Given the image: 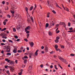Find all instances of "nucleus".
<instances>
[{"label":"nucleus","mask_w":75,"mask_h":75,"mask_svg":"<svg viewBox=\"0 0 75 75\" xmlns=\"http://www.w3.org/2000/svg\"><path fill=\"white\" fill-rule=\"evenodd\" d=\"M7 47L6 46H5V47H6L5 48H4V50H6V52H10V46H8L7 47Z\"/></svg>","instance_id":"1"},{"label":"nucleus","mask_w":75,"mask_h":75,"mask_svg":"<svg viewBox=\"0 0 75 75\" xmlns=\"http://www.w3.org/2000/svg\"><path fill=\"white\" fill-rule=\"evenodd\" d=\"M8 67L10 68V71H11L12 72H13V71H14V68L13 67L11 66H8Z\"/></svg>","instance_id":"2"},{"label":"nucleus","mask_w":75,"mask_h":75,"mask_svg":"<svg viewBox=\"0 0 75 75\" xmlns=\"http://www.w3.org/2000/svg\"><path fill=\"white\" fill-rule=\"evenodd\" d=\"M29 44H30V46L31 47H33V46H34V43L33 42H29Z\"/></svg>","instance_id":"3"},{"label":"nucleus","mask_w":75,"mask_h":75,"mask_svg":"<svg viewBox=\"0 0 75 75\" xmlns=\"http://www.w3.org/2000/svg\"><path fill=\"white\" fill-rule=\"evenodd\" d=\"M50 24L51 26H52V25H53V26H54V23L53 21H52V22H50Z\"/></svg>","instance_id":"4"},{"label":"nucleus","mask_w":75,"mask_h":75,"mask_svg":"<svg viewBox=\"0 0 75 75\" xmlns=\"http://www.w3.org/2000/svg\"><path fill=\"white\" fill-rule=\"evenodd\" d=\"M39 51V50H37L35 52V56H37L38 55V52Z\"/></svg>","instance_id":"5"},{"label":"nucleus","mask_w":75,"mask_h":75,"mask_svg":"<svg viewBox=\"0 0 75 75\" xmlns=\"http://www.w3.org/2000/svg\"><path fill=\"white\" fill-rule=\"evenodd\" d=\"M47 3L50 7H52V4H51V3H50L48 1H47Z\"/></svg>","instance_id":"6"},{"label":"nucleus","mask_w":75,"mask_h":75,"mask_svg":"<svg viewBox=\"0 0 75 75\" xmlns=\"http://www.w3.org/2000/svg\"><path fill=\"white\" fill-rule=\"evenodd\" d=\"M29 57L30 58H31V56L33 55V54H34V53H33L32 52H31L30 53H29Z\"/></svg>","instance_id":"7"},{"label":"nucleus","mask_w":75,"mask_h":75,"mask_svg":"<svg viewBox=\"0 0 75 75\" xmlns=\"http://www.w3.org/2000/svg\"><path fill=\"white\" fill-rule=\"evenodd\" d=\"M6 35V34L4 33H1L0 34V35H1V36H5Z\"/></svg>","instance_id":"8"},{"label":"nucleus","mask_w":75,"mask_h":75,"mask_svg":"<svg viewBox=\"0 0 75 75\" xmlns=\"http://www.w3.org/2000/svg\"><path fill=\"white\" fill-rule=\"evenodd\" d=\"M60 25H65L64 27H66V24H65V23H63V22H62L60 23Z\"/></svg>","instance_id":"9"},{"label":"nucleus","mask_w":75,"mask_h":75,"mask_svg":"<svg viewBox=\"0 0 75 75\" xmlns=\"http://www.w3.org/2000/svg\"><path fill=\"white\" fill-rule=\"evenodd\" d=\"M17 49H14L13 50V52L14 53H16L17 52Z\"/></svg>","instance_id":"10"},{"label":"nucleus","mask_w":75,"mask_h":75,"mask_svg":"<svg viewBox=\"0 0 75 75\" xmlns=\"http://www.w3.org/2000/svg\"><path fill=\"white\" fill-rule=\"evenodd\" d=\"M55 46V48L56 50V51H58V50H57V49H58V46L57 45H56Z\"/></svg>","instance_id":"11"},{"label":"nucleus","mask_w":75,"mask_h":75,"mask_svg":"<svg viewBox=\"0 0 75 75\" xmlns=\"http://www.w3.org/2000/svg\"><path fill=\"white\" fill-rule=\"evenodd\" d=\"M48 47H45V52H48Z\"/></svg>","instance_id":"12"},{"label":"nucleus","mask_w":75,"mask_h":75,"mask_svg":"<svg viewBox=\"0 0 75 75\" xmlns=\"http://www.w3.org/2000/svg\"><path fill=\"white\" fill-rule=\"evenodd\" d=\"M9 64H10L11 65H12V64H14V62L13 61H11L10 62H9Z\"/></svg>","instance_id":"13"},{"label":"nucleus","mask_w":75,"mask_h":75,"mask_svg":"<svg viewBox=\"0 0 75 75\" xmlns=\"http://www.w3.org/2000/svg\"><path fill=\"white\" fill-rule=\"evenodd\" d=\"M20 27H21L20 26V25L17 26V27H16V29H17V30H20Z\"/></svg>","instance_id":"14"},{"label":"nucleus","mask_w":75,"mask_h":75,"mask_svg":"<svg viewBox=\"0 0 75 75\" xmlns=\"http://www.w3.org/2000/svg\"><path fill=\"white\" fill-rule=\"evenodd\" d=\"M59 59H60V60H61L63 62V60H64V58L61 57H59Z\"/></svg>","instance_id":"15"},{"label":"nucleus","mask_w":75,"mask_h":75,"mask_svg":"<svg viewBox=\"0 0 75 75\" xmlns=\"http://www.w3.org/2000/svg\"><path fill=\"white\" fill-rule=\"evenodd\" d=\"M19 16L18 14H16V16H15V18H16V19L18 18V17H19Z\"/></svg>","instance_id":"16"},{"label":"nucleus","mask_w":75,"mask_h":75,"mask_svg":"<svg viewBox=\"0 0 75 75\" xmlns=\"http://www.w3.org/2000/svg\"><path fill=\"white\" fill-rule=\"evenodd\" d=\"M50 13H47V17L49 18L50 17Z\"/></svg>","instance_id":"17"},{"label":"nucleus","mask_w":75,"mask_h":75,"mask_svg":"<svg viewBox=\"0 0 75 75\" xmlns=\"http://www.w3.org/2000/svg\"><path fill=\"white\" fill-rule=\"evenodd\" d=\"M68 33H75L74 30H70L68 31Z\"/></svg>","instance_id":"18"},{"label":"nucleus","mask_w":75,"mask_h":75,"mask_svg":"<svg viewBox=\"0 0 75 75\" xmlns=\"http://www.w3.org/2000/svg\"><path fill=\"white\" fill-rule=\"evenodd\" d=\"M25 10L26 12H28V8L27 7L25 8Z\"/></svg>","instance_id":"19"},{"label":"nucleus","mask_w":75,"mask_h":75,"mask_svg":"<svg viewBox=\"0 0 75 75\" xmlns=\"http://www.w3.org/2000/svg\"><path fill=\"white\" fill-rule=\"evenodd\" d=\"M36 8H37V5H36V4H35V7L33 8L34 10H35V9H36Z\"/></svg>","instance_id":"20"},{"label":"nucleus","mask_w":75,"mask_h":75,"mask_svg":"<svg viewBox=\"0 0 75 75\" xmlns=\"http://www.w3.org/2000/svg\"><path fill=\"white\" fill-rule=\"evenodd\" d=\"M27 60L26 59H25L24 61V64H26L27 63Z\"/></svg>","instance_id":"21"},{"label":"nucleus","mask_w":75,"mask_h":75,"mask_svg":"<svg viewBox=\"0 0 75 75\" xmlns=\"http://www.w3.org/2000/svg\"><path fill=\"white\" fill-rule=\"evenodd\" d=\"M33 6H31L30 8V11H31V10H33Z\"/></svg>","instance_id":"22"},{"label":"nucleus","mask_w":75,"mask_h":75,"mask_svg":"<svg viewBox=\"0 0 75 75\" xmlns=\"http://www.w3.org/2000/svg\"><path fill=\"white\" fill-rule=\"evenodd\" d=\"M49 35H52V33L50 31H49L48 32Z\"/></svg>","instance_id":"23"},{"label":"nucleus","mask_w":75,"mask_h":75,"mask_svg":"<svg viewBox=\"0 0 75 75\" xmlns=\"http://www.w3.org/2000/svg\"><path fill=\"white\" fill-rule=\"evenodd\" d=\"M60 47L62 48H65L64 46L62 45H60Z\"/></svg>","instance_id":"24"},{"label":"nucleus","mask_w":75,"mask_h":75,"mask_svg":"<svg viewBox=\"0 0 75 75\" xmlns=\"http://www.w3.org/2000/svg\"><path fill=\"white\" fill-rule=\"evenodd\" d=\"M48 25H49V24H48V23H47L46 24L45 27H48Z\"/></svg>","instance_id":"25"},{"label":"nucleus","mask_w":75,"mask_h":75,"mask_svg":"<svg viewBox=\"0 0 75 75\" xmlns=\"http://www.w3.org/2000/svg\"><path fill=\"white\" fill-rule=\"evenodd\" d=\"M26 28L28 29V30H30V26H28L27 27H26Z\"/></svg>","instance_id":"26"},{"label":"nucleus","mask_w":75,"mask_h":75,"mask_svg":"<svg viewBox=\"0 0 75 75\" xmlns=\"http://www.w3.org/2000/svg\"><path fill=\"white\" fill-rule=\"evenodd\" d=\"M55 42L56 43L58 42H59V40L56 39V40H55Z\"/></svg>","instance_id":"27"},{"label":"nucleus","mask_w":75,"mask_h":75,"mask_svg":"<svg viewBox=\"0 0 75 75\" xmlns=\"http://www.w3.org/2000/svg\"><path fill=\"white\" fill-rule=\"evenodd\" d=\"M56 7H59V8H61V7H59V6H58V4H57V3H56Z\"/></svg>","instance_id":"28"},{"label":"nucleus","mask_w":75,"mask_h":75,"mask_svg":"<svg viewBox=\"0 0 75 75\" xmlns=\"http://www.w3.org/2000/svg\"><path fill=\"white\" fill-rule=\"evenodd\" d=\"M6 73H7V74H8V75H10V73H9V71H8V70H7L6 71Z\"/></svg>","instance_id":"29"},{"label":"nucleus","mask_w":75,"mask_h":75,"mask_svg":"<svg viewBox=\"0 0 75 75\" xmlns=\"http://www.w3.org/2000/svg\"><path fill=\"white\" fill-rule=\"evenodd\" d=\"M13 31L14 32H16V30L15 28H13Z\"/></svg>","instance_id":"30"},{"label":"nucleus","mask_w":75,"mask_h":75,"mask_svg":"<svg viewBox=\"0 0 75 75\" xmlns=\"http://www.w3.org/2000/svg\"><path fill=\"white\" fill-rule=\"evenodd\" d=\"M67 62V60L66 59H64L63 60V62Z\"/></svg>","instance_id":"31"},{"label":"nucleus","mask_w":75,"mask_h":75,"mask_svg":"<svg viewBox=\"0 0 75 75\" xmlns=\"http://www.w3.org/2000/svg\"><path fill=\"white\" fill-rule=\"evenodd\" d=\"M31 19L33 23H34V20L33 19V17H31Z\"/></svg>","instance_id":"32"},{"label":"nucleus","mask_w":75,"mask_h":75,"mask_svg":"<svg viewBox=\"0 0 75 75\" xmlns=\"http://www.w3.org/2000/svg\"><path fill=\"white\" fill-rule=\"evenodd\" d=\"M63 37H65L66 35H65V33H63Z\"/></svg>","instance_id":"33"},{"label":"nucleus","mask_w":75,"mask_h":75,"mask_svg":"<svg viewBox=\"0 0 75 75\" xmlns=\"http://www.w3.org/2000/svg\"><path fill=\"white\" fill-rule=\"evenodd\" d=\"M6 55H11V53H7L6 54Z\"/></svg>","instance_id":"34"},{"label":"nucleus","mask_w":75,"mask_h":75,"mask_svg":"<svg viewBox=\"0 0 75 75\" xmlns=\"http://www.w3.org/2000/svg\"><path fill=\"white\" fill-rule=\"evenodd\" d=\"M54 68L56 69H58V68L57 67V65H54Z\"/></svg>","instance_id":"35"},{"label":"nucleus","mask_w":75,"mask_h":75,"mask_svg":"<svg viewBox=\"0 0 75 75\" xmlns=\"http://www.w3.org/2000/svg\"><path fill=\"white\" fill-rule=\"evenodd\" d=\"M22 72L21 71L20 73H18V74L19 75H22Z\"/></svg>","instance_id":"36"},{"label":"nucleus","mask_w":75,"mask_h":75,"mask_svg":"<svg viewBox=\"0 0 75 75\" xmlns=\"http://www.w3.org/2000/svg\"><path fill=\"white\" fill-rule=\"evenodd\" d=\"M70 56H72V57H74L75 56V54H70Z\"/></svg>","instance_id":"37"},{"label":"nucleus","mask_w":75,"mask_h":75,"mask_svg":"<svg viewBox=\"0 0 75 75\" xmlns=\"http://www.w3.org/2000/svg\"><path fill=\"white\" fill-rule=\"evenodd\" d=\"M25 32H27V31H28V29L27 28H25Z\"/></svg>","instance_id":"38"},{"label":"nucleus","mask_w":75,"mask_h":75,"mask_svg":"<svg viewBox=\"0 0 75 75\" xmlns=\"http://www.w3.org/2000/svg\"><path fill=\"white\" fill-rule=\"evenodd\" d=\"M29 36H30V34H28L27 35V38H28V37H29Z\"/></svg>","instance_id":"39"},{"label":"nucleus","mask_w":75,"mask_h":75,"mask_svg":"<svg viewBox=\"0 0 75 75\" xmlns=\"http://www.w3.org/2000/svg\"><path fill=\"white\" fill-rule=\"evenodd\" d=\"M52 12L54 13V14H56V12L54 10H53L52 11Z\"/></svg>","instance_id":"40"},{"label":"nucleus","mask_w":75,"mask_h":75,"mask_svg":"<svg viewBox=\"0 0 75 75\" xmlns=\"http://www.w3.org/2000/svg\"><path fill=\"white\" fill-rule=\"evenodd\" d=\"M59 38V37H57L56 38V40H59V38Z\"/></svg>","instance_id":"41"},{"label":"nucleus","mask_w":75,"mask_h":75,"mask_svg":"<svg viewBox=\"0 0 75 75\" xmlns=\"http://www.w3.org/2000/svg\"><path fill=\"white\" fill-rule=\"evenodd\" d=\"M18 52L19 53H21L22 52V51L21 50H18Z\"/></svg>","instance_id":"42"},{"label":"nucleus","mask_w":75,"mask_h":75,"mask_svg":"<svg viewBox=\"0 0 75 75\" xmlns=\"http://www.w3.org/2000/svg\"><path fill=\"white\" fill-rule=\"evenodd\" d=\"M11 13H12V14H14V11H12V10H11Z\"/></svg>","instance_id":"43"},{"label":"nucleus","mask_w":75,"mask_h":75,"mask_svg":"<svg viewBox=\"0 0 75 75\" xmlns=\"http://www.w3.org/2000/svg\"><path fill=\"white\" fill-rule=\"evenodd\" d=\"M24 58H25V59H27V58H28L27 56H25L24 57Z\"/></svg>","instance_id":"44"},{"label":"nucleus","mask_w":75,"mask_h":75,"mask_svg":"<svg viewBox=\"0 0 75 75\" xmlns=\"http://www.w3.org/2000/svg\"><path fill=\"white\" fill-rule=\"evenodd\" d=\"M24 40L26 42H27L28 41V40H27V39H24Z\"/></svg>","instance_id":"45"},{"label":"nucleus","mask_w":75,"mask_h":75,"mask_svg":"<svg viewBox=\"0 0 75 75\" xmlns=\"http://www.w3.org/2000/svg\"><path fill=\"white\" fill-rule=\"evenodd\" d=\"M14 37H15L16 39H17V38H18V36H15Z\"/></svg>","instance_id":"46"},{"label":"nucleus","mask_w":75,"mask_h":75,"mask_svg":"<svg viewBox=\"0 0 75 75\" xmlns=\"http://www.w3.org/2000/svg\"><path fill=\"white\" fill-rule=\"evenodd\" d=\"M68 25L69 27V26H71V23L69 22L68 23Z\"/></svg>","instance_id":"47"},{"label":"nucleus","mask_w":75,"mask_h":75,"mask_svg":"<svg viewBox=\"0 0 75 75\" xmlns=\"http://www.w3.org/2000/svg\"><path fill=\"white\" fill-rule=\"evenodd\" d=\"M7 17H9V18H10V17H11V16L9 14L7 15Z\"/></svg>","instance_id":"48"},{"label":"nucleus","mask_w":75,"mask_h":75,"mask_svg":"<svg viewBox=\"0 0 75 75\" xmlns=\"http://www.w3.org/2000/svg\"><path fill=\"white\" fill-rule=\"evenodd\" d=\"M65 10H66V11H68V12H69V9H68V8H67V9H66Z\"/></svg>","instance_id":"49"},{"label":"nucleus","mask_w":75,"mask_h":75,"mask_svg":"<svg viewBox=\"0 0 75 75\" xmlns=\"http://www.w3.org/2000/svg\"><path fill=\"white\" fill-rule=\"evenodd\" d=\"M8 41L9 42H12V43L13 42V41H12V40H8Z\"/></svg>","instance_id":"50"},{"label":"nucleus","mask_w":75,"mask_h":75,"mask_svg":"<svg viewBox=\"0 0 75 75\" xmlns=\"http://www.w3.org/2000/svg\"><path fill=\"white\" fill-rule=\"evenodd\" d=\"M26 15H27V16H28L29 15V13H28V12H27Z\"/></svg>","instance_id":"51"},{"label":"nucleus","mask_w":75,"mask_h":75,"mask_svg":"<svg viewBox=\"0 0 75 75\" xmlns=\"http://www.w3.org/2000/svg\"><path fill=\"white\" fill-rule=\"evenodd\" d=\"M69 30H73V28H69Z\"/></svg>","instance_id":"52"},{"label":"nucleus","mask_w":75,"mask_h":75,"mask_svg":"<svg viewBox=\"0 0 75 75\" xmlns=\"http://www.w3.org/2000/svg\"><path fill=\"white\" fill-rule=\"evenodd\" d=\"M2 4H5V1H2Z\"/></svg>","instance_id":"53"},{"label":"nucleus","mask_w":75,"mask_h":75,"mask_svg":"<svg viewBox=\"0 0 75 75\" xmlns=\"http://www.w3.org/2000/svg\"><path fill=\"white\" fill-rule=\"evenodd\" d=\"M7 67H8V66H5V68L6 69H7Z\"/></svg>","instance_id":"54"},{"label":"nucleus","mask_w":75,"mask_h":75,"mask_svg":"<svg viewBox=\"0 0 75 75\" xmlns=\"http://www.w3.org/2000/svg\"><path fill=\"white\" fill-rule=\"evenodd\" d=\"M40 67L42 68H43V64H41V65H40Z\"/></svg>","instance_id":"55"},{"label":"nucleus","mask_w":75,"mask_h":75,"mask_svg":"<svg viewBox=\"0 0 75 75\" xmlns=\"http://www.w3.org/2000/svg\"><path fill=\"white\" fill-rule=\"evenodd\" d=\"M1 45H6V44H5L4 43H1Z\"/></svg>","instance_id":"56"},{"label":"nucleus","mask_w":75,"mask_h":75,"mask_svg":"<svg viewBox=\"0 0 75 75\" xmlns=\"http://www.w3.org/2000/svg\"><path fill=\"white\" fill-rule=\"evenodd\" d=\"M41 49H44V46H42L41 47Z\"/></svg>","instance_id":"57"},{"label":"nucleus","mask_w":75,"mask_h":75,"mask_svg":"<svg viewBox=\"0 0 75 75\" xmlns=\"http://www.w3.org/2000/svg\"><path fill=\"white\" fill-rule=\"evenodd\" d=\"M3 23H4V25H5L6 24V22H3Z\"/></svg>","instance_id":"58"},{"label":"nucleus","mask_w":75,"mask_h":75,"mask_svg":"<svg viewBox=\"0 0 75 75\" xmlns=\"http://www.w3.org/2000/svg\"><path fill=\"white\" fill-rule=\"evenodd\" d=\"M50 68H53V66L51 65L50 67Z\"/></svg>","instance_id":"59"},{"label":"nucleus","mask_w":75,"mask_h":75,"mask_svg":"<svg viewBox=\"0 0 75 75\" xmlns=\"http://www.w3.org/2000/svg\"><path fill=\"white\" fill-rule=\"evenodd\" d=\"M14 8H15L14 7H12V8L11 9L13 11H14Z\"/></svg>","instance_id":"60"},{"label":"nucleus","mask_w":75,"mask_h":75,"mask_svg":"<svg viewBox=\"0 0 75 75\" xmlns=\"http://www.w3.org/2000/svg\"><path fill=\"white\" fill-rule=\"evenodd\" d=\"M3 42H6V40L4 39H3L2 40Z\"/></svg>","instance_id":"61"},{"label":"nucleus","mask_w":75,"mask_h":75,"mask_svg":"<svg viewBox=\"0 0 75 75\" xmlns=\"http://www.w3.org/2000/svg\"><path fill=\"white\" fill-rule=\"evenodd\" d=\"M72 21V22H73V24H75V21H74V20H72V21Z\"/></svg>","instance_id":"62"},{"label":"nucleus","mask_w":75,"mask_h":75,"mask_svg":"<svg viewBox=\"0 0 75 75\" xmlns=\"http://www.w3.org/2000/svg\"><path fill=\"white\" fill-rule=\"evenodd\" d=\"M26 34H29V33H30V31H26Z\"/></svg>","instance_id":"63"},{"label":"nucleus","mask_w":75,"mask_h":75,"mask_svg":"<svg viewBox=\"0 0 75 75\" xmlns=\"http://www.w3.org/2000/svg\"><path fill=\"white\" fill-rule=\"evenodd\" d=\"M27 21L28 23H30V19H28V20H27Z\"/></svg>","instance_id":"64"}]
</instances>
